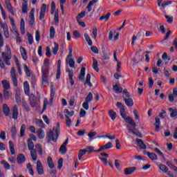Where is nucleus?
I'll use <instances>...</instances> for the list:
<instances>
[{
    "label": "nucleus",
    "mask_w": 177,
    "mask_h": 177,
    "mask_svg": "<svg viewBox=\"0 0 177 177\" xmlns=\"http://www.w3.org/2000/svg\"><path fill=\"white\" fill-rule=\"evenodd\" d=\"M65 118L66 126L71 127V119H70V117L67 115H65Z\"/></svg>",
    "instance_id": "338daca9"
},
{
    "label": "nucleus",
    "mask_w": 177,
    "mask_h": 177,
    "mask_svg": "<svg viewBox=\"0 0 177 177\" xmlns=\"http://www.w3.org/2000/svg\"><path fill=\"white\" fill-rule=\"evenodd\" d=\"M59 153L61 154H66V153H67V147L62 145L59 147Z\"/></svg>",
    "instance_id": "e2e57ef3"
},
{
    "label": "nucleus",
    "mask_w": 177,
    "mask_h": 177,
    "mask_svg": "<svg viewBox=\"0 0 177 177\" xmlns=\"http://www.w3.org/2000/svg\"><path fill=\"white\" fill-rule=\"evenodd\" d=\"M86 153H87V154H91V153H92V151H95V147H92V146H88L87 147L86 149H84Z\"/></svg>",
    "instance_id": "864d4df0"
},
{
    "label": "nucleus",
    "mask_w": 177,
    "mask_h": 177,
    "mask_svg": "<svg viewBox=\"0 0 177 177\" xmlns=\"http://www.w3.org/2000/svg\"><path fill=\"white\" fill-rule=\"evenodd\" d=\"M84 38L89 46H92V45H93V42H92V39H91L88 33H84Z\"/></svg>",
    "instance_id": "c756f323"
},
{
    "label": "nucleus",
    "mask_w": 177,
    "mask_h": 177,
    "mask_svg": "<svg viewBox=\"0 0 177 177\" xmlns=\"http://www.w3.org/2000/svg\"><path fill=\"white\" fill-rule=\"evenodd\" d=\"M24 68L26 76L31 77V71H30V68H28V66L26 64H24Z\"/></svg>",
    "instance_id": "58836bf2"
},
{
    "label": "nucleus",
    "mask_w": 177,
    "mask_h": 177,
    "mask_svg": "<svg viewBox=\"0 0 177 177\" xmlns=\"http://www.w3.org/2000/svg\"><path fill=\"white\" fill-rule=\"evenodd\" d=\"M127 128H128L129 132H130L133 135H135L136 136H138V138H143V136L142 135V133L140 131H139V130H136L135 131V128H136V127L133 128L132 126L131 127V125L128 124Z\"/></svg>",
    "instance_id": "423d86ee"
},
{
    "label": "nucleus",
    "mask_w": 177,
    "mask_h": 177,
    "mask_svg": "<svg viewBox=\"0 0 177 177\" xmlns=\"http://www.w3.org/2000/svg\"><path fill=\"white\" fill-rule=\"evenodd\" d=\"M21 34H22V35H24V34H26V22L24 21V19H21Z\"/></svg>",
    "instance_id": "b1692460"
},
{
    "label": "nucleus",
    "mask_w": 177,
    "mask_h": 177,
    "mask_svg": "<svg viewBox=\"0 0 177 177\" xmlns=\"http://www.w3.org/2000/svg\"><path fill=\"white\" fill-rule=\"evenodd\" d=\"M16 59V66L19 75H23V72L21 71V67L20 66V64H19V59L15 57Z\"/></svg>",
    "instance_id": "ea45409f"
},
{
    "label": "nucleus",
    "mask_w": 177,
    "mask_h": 177,
    "mask_svg": "<svg viewBox=\"0 0 177 177\" xmlns=\"http://www.w3.org/2000/svg\"><path fill=\"white\" fill-rule=\"evenodd\" d=\"M110 16H111V13L108 12L106 15L101 16L99 20L100 21H102V20H105V21H109V19H110Z\"/></svg>",
    "instance_id": "473e14b6"
},
{
    "label": "nucleus",
    "mask_w": 177,
    "mask_h": 177,
    "mask_svg": "<svg viewBox=\"0 0 177 177\" xmlns=\"http://www.w3.org/2000/svg\"><path fill=\"white\" fill-rule=\"evenodd\" d=\"M59 129H60V123H57V128L53 127V131H50L47 134V143L57 142L59 138Z\"/></svg>",
    "instance_id": "7ed1b4c3"
},
{
    "label": "nucleus",
    "mask_w": 177,
    "mask_h": 177,
    "mask_svg": "<svg viewBox=\"0 0 177 177\" xmlns=\"http://www.w3.org/2000/svg\"><path fill=\"white\" fill-rule=\"evenodd\" d=\"M36 169L38 175H44V166H42V162L39 160L37 162Z\"/></svg>",
    "instance_id": "9d476101"
},
{
    "label": "nucleus",
    "mask_w": 177,
    "mask_h": 177,
    "mask_svg": "<svg viewBox=\"0 0 177 177\" xmlns=\"http://www.w3.org/2000/svg\"><path fill=\"white\" fill-rule=\"evenodd\" d=\"M59 12H56L54 15V22L55 26H59Z\"/></svg>",
    "instance_id": "603ef678"
},
{
    "label": "nucleus",
    "mask_w": 177,
    "mask_h": 177,
    "mask_svg": "<svg viewBox=\"0 0 177 177\" xmlns=\"http://www.w3.org/2000/svg\"><path fill=\"white\" fill-rule=\"evenodd\" d=\"M169 111H171V113H170L171 118H175V117H177V109L169 108Z\"/></svg>",
    "instance_id": "c9c22d12"
},
{
    "label": "nucleus",
    "mask_w": 177,
    "mask_h": 177,
    "mask_svg": "<svg viewBox=\"0 0 177 177\" xmlns=\"http://www.w3.org/2000/svg\"><path fill=\"white\" fill-rule=\"evenodd\" d=\"M120 115L122 118L124 120L125 122H128V124L131 125L133 128L136 127V123L133 121V119L129 116L127 117V111H125V109L120 110Z\"/></svg>",
    "instance_id": "20e7f679"
},
{
    "label": "nucleus",
    "mask_w": 177,
    "mask_h": 177,
    "mask_svg": "<svg viewBox=\"0 0 177 177\" xmlns=\"http://www.w3.org/2000/svg\"><path fill=\"white\" fill-rule=\"evenodd\" d=\"M113 147V143L111 142H107L105 145L101 146L98 150L94 151L95 153H100L103 150H109Z\"/></svg>",
    "instance_id": "6e6552de"
},
{
    "label": "nucleus",
    "mask_w": 177,
    "mask_h": 177,
    "mask_svg": "<svg viewBox=\"0 0 177 177\" xmlns=\"http://www.w3.org/2000/svg\"><path fill=\"white\" fill-rule=\"evenodd\" d=\"M85 15H86V12L82 11V12L79 13L76 17L77 21H79L80 19H84L85 17Z\"/></svg>",
    "instance_id": "de8ad7c7"
},
{
    "label": "nucleus",
    "mask_w": 177,
    "mask_h": 177,
    "mask_svg": "<svg viewBox=\"0 0 177 177\" xmlns=\"http://www.w3.org/2000/svg\"><path fill=\"white\" fill-rule=\"evenodd\" d=\"M113 89L115 93H122V87L118 86V84H115L113 86Z\"/></svg>",
    "instance_id": "cd10ccee"
},
{
    "label": "nucleus",
    "mask_w": 177,
    "mask_h": 177,
    "mask_svg": "<svg viewBox=\"0 0 177 177\" xmlns=\"http://www.w3.org/2000/svg\"><path fill=\"white\" fill-rule=\"evenodd\" d=\"M9 147H10V151L11 153V155L13 156L15 154V144L13 143V141H9Z\"/></svg>",
    "instance_id": "2f4dec72"
},
{
    "label": "nucleus",
    "mask_w": 177,
    "mask_h": 177,
    "mask_svg": "<svg viewBox=\"0 0 177 177\" xmlns=\"http://www.w3.org/2000/svg\"><path fill=\"white\" fill-rule=\"evenodd\" d=\"M28 42L29 45L34 43V37H32V35L30 32L28 33Z\"/></svg>",
    "instance_id": "5fc2aeb1"
},
{
    "label": "nucleus",
    "mask_w": 177,
    "mask_h": 177,
    "mask_svg": "<svg viewBox=\"0 0 177 177\" xmlns=\"http://www.w3.org/2000/svg\"><path fill=\"white\" fill-rule=\"evenodd\" d=\"M30 156L33 161H37V158H38V156H37V151L35 149L30 151Z\"/></svg>",
    "instance_id": "4c0bfd02"
},
{
    "label": "nucleus",
    "mask_w": 177,
    "mask_h": 177,
    "mask_svg": "<svg viewBox=\"0 0 177 177\" xmlns=\"http://www.w3.org/2000/svg\"><path fill=\"white\" fill-rule=\"evenodd\" d=\"M92 100H93V94L90 92L86 97V102H91Z\"/></svg>",
    "instance_id": "4d7b16f0"
},
{
    "label": "nucleus",
    "mask_w": 177,
    "mask_h": 177,
    "mask_svg": "<svg viewBox=\"0 0 177 177\" xmlns=\"http://www.w3.org/2000/svg\"><path fill=\"white\" fill-rule=\"evenodd\" d=\"M24 89L25 94L27 96H30V84H28V82H24Z\"/></svg>",
    "instance_id": "a211bd4d"
},
{
    "label": "nucleus",
    "mask_w": 177,
    "mask_h": 177,
    "mask_svg": "<svg viewBox=\"0 0 177 177\" xmlns=\"http://www.w3.org/2000/svg\"><path fill=\"white\" fill-rule=\"evenodd\" d=\"M161 124V121L160 120V118H155V131L156 132H160V124Z\"/></svg>",
    "instance_id": "4be33fe9"
},
{
    "label": "nucleus",
    "mask_w": 177,
    "mask_h": 177,
    "mask_svg": "<svg viewBox=\"0 0 177 177\" xmlns=\"http://www.w3.org/2000/svg\"><path fill=\"white\" fill-rule=\"evenodd\" d=\"M37 135L39 136V139H44V138H45V133L44 131V129H39L37 131Z\"/></svg>",
    "instance_id": "37998d69"
},
{
    "label": "nucleus",
    "mask_w": 177,
    "mask_h": 177,
    "mask_svg": "<svg viewBox=\"0 0 177 177\" xmlns=\"http://www.w3.org/2000/svg\"><path fill=\"white\" fill-rule=\"evenodd\" d=\"M66 72L68 73L69 82L71 84V86H74V84H75L74 79H73V77H74V71L70 68H66Z\"/></svg>",
    "instance_id": "0eeeda50"
},
{
    "label": "nucleus",
    "mask_w": 177,
    "mask_h": 177,
    "mask_svg": "<svg viewBox=\"0 0 177 177\" xmlns=\"http://www.w3.org/2000/svg\"><path fill=\"white\" fill-rule=\"evenodd\" d=\"M50 62L48 59H45L41 67V84L44 86L49 85V67Z\"/></svg>",
    "instance_id": "f257e3e1"
},
{
    "label": "nucleus",
    "mask_w": 177,
    "mask_h": 177,
    "mask_svg": "<svg viewBox=\"0 0 177 177\" xmlns=\"http://www.w3.org/2000/svg\"><path fill=\"white\" fill-rule=\"evenodd\" d=\"M27 9H28V4L27 2H25L22 4V12L27 13Z\"/></svg>",
    "instance_id": "bf43d9fd"
},
{
    "label": "nucleus",
    "mask_w": 177,
    "mask_h": 177,
    "mask_svg": "<svg viewBox=\"0 0 177 177\" xmlns=\"http://www.w3.org/2000/svg\"><path fill=\"white\" fill-rule=\"evenodd\" d=\"M1 164L4 166L6 169H10V165L8 163L6 160H2Z\"/></svg>",
    "instance_id": "774afa93"
},
{
    "label": "nucleus",
    "mask_w": 177,
    "mask_h": 177,
    "mask_svg": "<svg viewBox=\"0 0 177 177\" xmlns=\"http://www.w3.org/2000/svg\"><path fill=\"white\" fill-rule=\"evenodd\" d=\"M55 34H56V31L55 30V27L51 26L50 28V38L53 39L55 38Z\"/></svg>",
    "instance_id": "49530a36"
},
{
    "label": "nucleus",
    "mask_w": 177,
    "mask_h": 177,
    "mask_svg": "<svg viewBox=\"0 0 177 177\" xmlns=\"http://www.w3.org/2000/svg\"><path fill=\"white\" fill-rule=\"evenodd\" d=\"M7 5V10L12 15V16H15V11H13V7L10 3H6Z\"/></svg>",
    "instance_id": "f704fd0d"
},
{
    "label": "nucleus",
    "mask_w": 177,
    "mask_h": 177,
    "mask_svg": "<svg viewBox=\"0 0 177 177\" xmlns=\"http://www.w3.org/2000/svg\"><path fill=\"white\" fill-rule=\"evenodd\" d=\"M21 53L24 60H27V51L26 50V48H24V47L21 48Z\"/></svg>",
    "instance_id": "a19ab883"
},
{
    "label": "nucleus",
    "mask_w": 177,
    "mask_h": 177,
    "mask_svg": "<svg viewBox=\"0 0 177 177\" xmlns=\"http://www.w3.org/2000/svg\"><path fill=\"white\" fill-rule=\"evenodd\" d=\"M123 100L127 107H132V106H133V100H132V98H124Z\"/></svg>",
    "instance_id": "393cba45"
},
{
    "label": "nucleus",
    "mask_w": 177,
    "mask_h": 177,
    "mask_svg": "<svg viewBox=\"0 0 177 177\" xmlns=\"http://www.w3.org/2000/svg\"><path fill=\"white\" fill-rule=\"evenodd\" d=\"M28 148L30 151L34 150V142L30 138L28 140Z\"/></svg>",
    "instance_id": "79ce46f5"
},
{
    "label": "nucleus",
    "mask_w": 177,
    "mask_h": 177,
    "mask_svg": "<svg viewBox=\"0 0 177 177\" xmlns=\"http://www.w3.org/2000/svg\"><path fill=\"white\" fill-rule=\"evenodd\" d=\"M26 156L23 153H19L17 156V161L18 164H23L26 162Z\"/></svg>",
    "instance_id": "ddd939ff"
},
{
    "label": "nucleus",
    "mask_w": 177,
    "mask_h": 177,
    "mask_svg": "<svg viewBox=\"0 0 177 177\" xmlns=\"http://www.w3.org/2000/svg\"><path fill=\"white\" fill-rule=\"evenodd\" d=\"M36 124L39 128H45V124H44V121H42V120L37 119L36 120Z\"/></svg>",
    "instance_id": "6e6d98bb"
},
{
    "label": "nucleus",
    "mask_w": 177,
    "mask_h": 177,
    "mask_svg": "<svg viewBox=\"0 0 177 177\" xmlns=\"http://www.w3.org/2000/svg\"><path fill=\"white\" fill-rule=\"evenodd\" d=\"M29 100L30 102V105L32 107H34L32 103H35L37 100H35V95L34 94H30L29 96Z\"/></svg>",
    "instance_id": "a18cd8bd"
},
{
    "label": "nucleus",
    "mask_w": 177,
    "mask_h": 177,
    "mask_svg": "<svg viewBox=\"0 0 177 177\" xmlns=\"http://www.w3.org/2000/svg\"><path fill=\"white\" fill-rule=\"evenodd\" d=\"M97 138H108L111 140H114L115 139V136H110V135H105V136H98Z\"/></svg>",
    "instance_id": "680f3d73"
},
{
    "label": "nucleus",
    "mask_w": 177,
    "mask_h": 177,
    "mask_svg": "<svg viewBox=\"0 0 177 177\" xmlns=\"http://www.w3.org/2000/svg\"><path fill=\"white\" fill-rule=\"evenodd\" d=\"M3 91H9L10 89V84L8 80H2Z\"/></svg>",
    "instance_id": "f3484780"
},
{
    "label": "nucleus",
    "mask_w": 177,
    "mask_h": 177,
    "mask_svg": "<svg viewBox=\"0 0 177 177\" xmlns=\"http://www.w3.org/2000/svg\"><path fill=\"white\" fill-rule=\"evenodd\" d=\"M17 118H19V106L15 104L12 109V119L17 120Z\"/></svg>",
    "instance_id": "f8f14e48"
},
{
    "label": "nucleus",
    "mask_w": 177,
    "mask_h": 177,
    "mask_svg": "<svg viewBox=\"0 0 177 177\" xmlns=\"http://www.w3.org/2000/svg\"><path fill=\"white\" fill-rule=\"evenodd\" d=\"M0 24L3 31L9 30V28L8 27V24H6V22H4L3 24H2V22L0 21Z\"/></svg>",
    "instance_id": "0e129e2a"
},
{
    "label": "nucleus",
    "mask_w": 177,
    "mask_h": 177,
    "mask_svg": "<svg viewBox=\"0 0 177 177\" xmlns=\"http://www.w3.org/2000/svg\"><path fill=\"white\" fill-rule=\"evenodd\" d=\"M69 67L71 68H75V61L71 58L68 62Z\"/></svg>",
    "instance_id": "69168bd1"
},
{
    "label": "nucleus",
    "mask_w": 177,
    "mask_h": 177,
    "mask_svg": "<svg viewBox=\"0 0 177 177\" xmlns=\"http://www.w3.org/2000/svg\"><path fill=\"white\" fill-rule=\"evenodd\" d=\"M85 71L86 68L82 67L80 71V73L79 74L78 78L80 81H82V82H84L85 81Z\"/></svg>",
    "instance_id": "dca6fc26"
},
{
    "label": "nucleus",
    "mask_w": 177,
    "mask_h": 177,
    "mask_svg": "<svg viewBox=\"0 0 177 177\" xmlns=\"http://www.w3.org/2000/svg\"><path fill=\"white\" fill-rule=\"evenodd\" d=\"M136 171V167H127L124 169V175H132Z\"/></svg>",
    "instance_id": "4468645a"
},
{
    "label": "nucleus",
    "mask_w": 177,
    "mask_h": 177,
    "mask_svg": "<svg viewBox=\"0 0 177 177\" xmlns=\"http://www.w3.org/2000/svg\"><path fill=\"white\" fill-rule=\"evenodd\" d=\"M148 157L149 158H150V160H151L152 161H154L156 160H157V155L154 153H148Z\"/></svg>",
    "instance_id": "3c124183"
},
{
    "label": "nucleus",
    "mask_w": 177,
    "mask_h": 177,
    "mask_svg": "<svg viewBox=\"0 0 177 177\" xmlns=\"http://www.w3.org/2000/svg\"><path fill=\"white\" fill-rule=\"evenodd\" d=\"M6 52L1 53V57L0 58V67L1 68H5V64L7 66H10V59H12V50L8 45L6 46ZM4 62V63H3Z\"/></svg>",
    "instance_id": "f03ea898"
},
{
    "label": "nucleus",
    "mask_w": 177,
    "mask_h": 177,
    "mask_svg": "<svg viewBox=\"0 0 177 177\" xmlns=\"http://www.w3.org/2000/svg\"><path fill=\"white\" fill-rule=\"evenodd\" d=\"M10 132L12 139H16V136H17V129L16 128V126H13L12 127H11Z\"/></svg>",
    "instance_id": "412c9836"
},
{
    "label": "nucleus",
    "mask_w": 177,
    "mask_h": 177,
    "mask_svg": "<svg viewBox=\"0 0 177 177\" xmlns=\"http://www.w3.org/2000/svg\"><path fill=\"white\" fill-rule=\"evenodd\" d=\"M158 167L159 169H160L162 172H164V174H167V172L169 171V169L168 168V167L165 166V165L160 164L158 165Z\"/></svg>",
    "instance_id": "7c9ffc66"
},
{
    "label": "nucleus",
    "mask_w": 177,
    "mask_h": 177,
    "mask_svg": "<svg viewBox=\"0 0 177 177\" xmlns=\"http://www.w3.org/2000/svg\"><path fill=\"white\" fill-rule=\"evenodd\" d=\"M136 142L138 143V145H139V146L141 149H143V150H146L147 149V147L143 142V140L136 138Z\"/></svg>",
    "instance_id": "aec40b11"
},
{
    "label": "nucleus",
    "mask_w": 177,
    "mask_h": 177,
    "mask_svg": "<svg viewBox=\"0 0 177 177\" xmlns=\"http://www.w3.org/2000/svg\"><path fill=\"white\" fill-rule=\"evenodd\" d=\"M3 113H4L6 117L10 115V108L6 104H3Z\"/></svg>",
    "instance_id": "2eb2a0df"
},
{
    "label": "nucleus",
    "mask_w": 177,
    "mask_h": 177,
    "mask_svg": "<svg viewBox=\"0 0 177 177\" xmlns=\"http://www.w3.org/2000/svg\"><path fill=\"white\" fill-rule=\"evenodd\" d=\"M109 117L111 118V120H112V121H114L115 120V118H117V113L114 111H113V109H110L109 111Z\"/></svg>",
    "instance_id": "c85d7f7f"
},
{
    "label": "nucleus",
    "mask_w": 177,
    "mask_h": 177,
    "mask_svg": "<svg viewBox=\"0 0 177 177\" xmlns=\"http://www.w3.org/2000/svg\"><path fill=\"white\" fill-rule=\"evenodd\" d=\"M35 12V10L34 8H32L30 10V14H29V24L30 26H34L35 24V17L34 16V13Z\"/></svg>",
    "instance_id": "1a4fd4ad"
},
{
    "label": "nucleus",
    "mask_w": 177,
    "mask_h": 177,
    "mask_svg": "<svg viewBox=\"0 0 177 177\" xmlns=\"http://www.w3.org/2000/svg\"><path fill=\"white\" fill-rule=\"evenodd\" d=\"M122 92L123 93V100L124 99H131V94L127 91V89L123 90Z\"/></svg>",
    "instance_id": "c03bdc74"
},
{
    "label": "nucleus",
    "mask_w": 177,
    "mask_h": 177,
    "mask_svg": "<svg viewBox=\"0 0 177 177\" xmlns=\"http://www.w3.org/2000/svg\"><path fill=\"white\" fill-rule=\"evenodd\" d=\"M26 124H23L21 126V129H20V137L21 138H23L24 136V135H26Z\"/></svg>",
    "instance_id": "e433bc0d"
},
{
    "label": "nucleus",
    "mask_w": 177,
    "mask_h": 177,
    "mask_svg": "<svg viewBox=\"0 0 177 177\" xmlns=\"http://www.w3.org/2000/svg\"><path fill=\"white\" fill-rule=\"evenodd\" d=\"M3 95L4 96V99L8 100L10 96H12V92L8 90H3Z\"/></svg>",
    "instance_id": "72a5a7b5"
},
{
    "label": "nucleus",
    "mask_w": 177,
    "mask_h": 177,
    "mask_svg": "<svg viewBox=\"0 0 177 177\" xmlns=\"http://www.w3.org/2000/svg\"><path fill=\"white\" fill-rule=\"evenodd\" d=\"M59 51V44L55 42L54 48H53V55H57V52Z\"/></svg>",
    "instance_id": "8fccbe9b"
},
{
    "label": "nucleus",
    "mask_w": 177,
    "mask_h": 177,
    "mask_svg": "<svg viewBox=\"0 0 177 177\" xmlns=\"http://www.w3.org/2000/svg\"><path fill=\"white\" fill-rule=\"evenodd\" d=\"M10 77L12 78V82L14 86H15V88H17L19 86V83L17 82V75H16V70L15 69V68H11Z\"/></svg>",
    "instance_id": "39448f33"
},
{
    "label": "nucleus",
    "mask_w": 177,
    "mask_h": 177,
    "mask_svg": "<svg viewBox=\"0 0 177 177\" xmlns=\"http://www.w3.org/2000/svg\"><path fill=\"white\" fill-rule=\"evenodd\" d=\"M22 107L25 110V111H27V113H28V111H30V106H28V104H27V102H23Z\"/></svg>",
    "instance_id": "052dcab7"
},
{
    "label": "nucleus",
    "mask_w": 177,
    "mask_h": 177,
    "mask_svg": "<svg viewBox=\"0 0 177 177\" xmlns=\"http://www.w3.org/2000/svg\"><path fill=\"white\" fill-rule=\"evenodd\" d=\"M35 147L37 151H39L40 156H42L44 151H42V147L41 146V144H36Z\"/></svg>",
    "instance_id": "13d9d810"
},
{
    "label": "nucleus",
    "mask_w": 177,
    "mask_h": 177,
    "mask_svg": "<svg viewBox=\"0 0 177 177\" xmlns=\"http://www.w3.org/2000/svg\"><path fill=\"white\" fill-rule=\"evenodd\" d=\"M86 84L88 85V86L90 88H92V86H93L92 85V83L91 82V74H89V73H87L86 77V81L84 83V85H86Z\"/></svg>",
    "instance_id": "bb28decb"
},
{
    "label": "nucleus",
    "mask_w": 177,
    "mask_h": 177,
    "mask_svg": "<svg viewBox=\"0 0 177 177\" xmlns=\"http://www.w3.org/2000/svg\"><path fill=\"white\" fill-rule=\"evenodd\" d=\"M86 152L85 151V149H80L79 151V153H78V159L80 161H81V160H82V156H84V154H86Z\"/></svg>",
    "instance_id": "09e8293b"
},
{
    "label": "nucleus",
    "mask_w": 177,
    "mask_h": 177,
    "mask_svg": "<svg viewBox=\"0 0 177 177\" xmlns=\"http://www.w3.org/2000/svg\"><path fill=\"white\" fill-rule=\"evenodd\" d=\"M47 164L50 169H53V168H55V164L53 163V159H52V157L48 156L47 158Z\"/></svg>",
    "instance_id": "a878e982"
},
{
    "label": "nucleus",
    "mask_w": 177,
    "mask_h": 177,
    "mask_svg": "<svg viewBox=\"0 0 177 177\" xmlns=\"http://www.w3.org/2000/svg\"><path fill=\"white\" fill-rule=\"evenodd\" d=\"M99 62H97V60L95 57H93V68L96 71L97 73H99Z\"/></svg>",
    "instance_id": "5701e85b"
},
{
    "label": "nucleus",
    "mask_w": 177,
    "mask_h": 177,
    "mask_svg": "<svg viewBox=\"0 0 177 177\" xmlns=\"http://www.w3.org/2000/svg\"><path fill=\"white\" fill-rule=\"evenodd\" d=\"M46 12V4L43 3L40 9L39 20H42L43 19L45 18Z\"/></svg>",
    "instance_id": "9b49d317"
},
{
    "label": "nucleus",
    "mask_w": 177,
    "mask_h": 177,
    "mask_svg": "<svg viewBox=\"0 0 177 177\" xmlns=\"http://www.w3.org/2000/svg\"><path fill=\"white\" fill-rule=\"evenodd\" d=\"M15 100L17 104H21V93H20V90H18L15 93Z\"/></svg>",
    "instance_id": "6ab92c4d"
}]
</instances>
